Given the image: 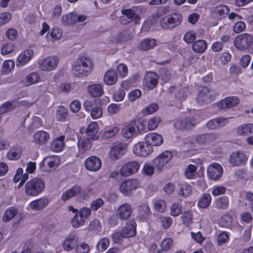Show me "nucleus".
I'll list each match as a JSON object with an SVG mask.
<instances>
[{
	"label": "nucleus",
	"instance_id": "e2e57ef3",
	"mask_svg": "<svg viewBox=\"0 0 253 253\" xmlns=\"http://www.w3.org/2000/svg\"><path fill=\"white\" fill-rule=\"evenodd\" d=\"M232 218L229 215H224L220 219V224L225 227H229L231 225Z\"/></svg>",
	"mask_w": 253,
	"mask_h": 253
},
{
	"label": "nucleus",
	"instance_id": "b1692460",
	"mask_svg": "<svg viewBox=\"0 0 253 253\" xmlns=\"http://www.w3.org/2000/svg\"><path fill=\"white\" fill-rule=\"evenodd\" d=\"M138 131V127L135 125V122H132L122 129V134L124 137L129 139L134 135Z\"/></svg>",
	"mask_w": 253,
	"mask_h": 253
},
{
	"label": "nucleus",
	"instance_id": "9d476101",
	"mask_svg": "<svg viewBox=\"0 0 253 253\" xmlns=\"http://www.w3.org/2000/svg\"><path fill=\"white\" fill-rule=\"evenodd\" d=\"M215 96L213 90L205 87L198 92L196 99L199 104L203 105L211 103L214 99Z\"/></svg>",
	"mask_w": 253,
	"mask_h": 253
},
{
	"label": "nucleus",
	"instance_id": "c756f323",
	"mask_svg": "<svg viewBox=\"0 0 253 253\" xmlns=\"http://www.w3.org/2000/svg\"><path fill=\"white\" fill-rule=\"evenodd\" d=\"M41 82V77L38 73L32 72L29 74L23 80V83L26 86H30Z\"/></svg>",
	"mask_w": 253,
	"mask_h": 253
},
{
	"label": "nucleus",
	"instance_id": "864d4df0",
	"mask_svg": "<svg viewBox=\"0 0 253 253\" xmlns=\"http://www.w3.org/2000/svg\"><path fill=\"white\" fill-rule=\"evenodd\" d=\"M161 121V118L159 116H155L150 119L148 122V129L152 130L156 128Z\"/></svg>",
	"mask_w": 253,
	"mask_h": 253
},
{
	"label": "nucleus",
	"instance_id": "72a5a7b5",
	"mask_svg": "<svg viewBox=\"0 0 253 253\" xmlns=\"http://www.w3.org/2000/svg\"><path fill=\"white\" fill-rule=\"evenodd\" d=\"M138 216L142 220H146L149 218L151 214V211L149 206L146 204H142L137 207Z\"/></svg>",
	"mask_w": 253,
	"mask_h": 253
},
{
	"label": "nucleus",
	"instance_id": "052dcab7",
	"mask_svg": "<svg viewBox=\"0 0 253 253\" xmlns=\"http://www.w3.org/2000/svg\"><path fill=\"white\" fill-rule=\"evenodd\" d=\"M182 212L181 207L178 203H173L170 207V215L173 216L179 215Z\"/></svg>",
	"mask_w": 253,
	"mask_h": 253
},
{
	"label": "nucleus",
	"instance_id": "dca6fc26",
	"mask_svg": "<svg viewBox=\"0 0 253 253\" xmlns=\"http://www.w3.org/2000/svg\"><path fill=\"white\" fill-rule=\"evenodd\" d=\"M49 204V200L45 197H43L31 201L27 207L28 210L33 211H41L43 210Z\"/></svg>",
	"mask_w": 253,
	"mask_h": 253
},
{
	"label": "nucleus",
	"instance_id": "8fccbe9b",
	"mask_svg": "<svg viewBox=\"0 0 253 253\" xmlns=\"http://www.w3.org/2000/svg\"><path fill=\"white\" fill-rule=\"evenodd\" d=\"M15 66L14 62L12 60L5 61L2 65V73L3 74H7L10 72Z\"/></svg>",
	"mask_w": 253,
	"mask_h": 253
},
{
	"label": "nucleus",
	"instance_id": "0e129e2a",
	"mask_svg": "<svg viewBox=\"0 0 253 253\" xmlns=\"http://www.w3.org/2000/svg\"><path fill=\"white\" fill-rule=\"evenodd\" d=\"M196 167L193 165H189L186 169L185 175L189 179L192 178L195 175Z\"/></svg>",
	"mask_w": 253,
	"mask_h": 253
},
{
	"label": "nucleus",
	"instance_id": "ddd939ff",
	"mask_svg": "<svg viewBox=\"0 0 253 253\" xmlns=\"http://www.w3.org/2000/svg\"><path fill=\"white\" fill-rule=\"evenodd\" d=\"M126 151V144L121 142L114 143L112 146V161L119 160L125 154Z\"/></svg>",
	"mask_w": 253,
	"mask_h": 253
},
{
	"label": "nucleus",
	"instance_id": "cd10ccee",
	"mask_svg": "<svg viewBox=\"0 0 253 253\" xmlns=\"http://www.w3.org/2000/svg\"><path fill=\"white\" fill-rule=\"evenodd\" d=\"M78 239L74 234H69L64 240L63 247L66 251L72 250L78 243Z\"/></svg>",
	"mask_w": 253,
	"mask_h": 253
},
{
	"label": "nucleus",
	"instance_id": "5701e85b",
	"mask_svg": "<svg viewBox=\"0 0 253 253\" xmlns=\"http://www.w3.org/2000/svg\"><path fill=\"white\" fill-rule=\"evenodd\" d=\"M132 212L130 205L124 204L120 206L116 211L117 216L122 220H126L131 215Z\"/></svg>",
	"mask_w": 253,
	"mask_h": 253
},
{
	"label": "nucleus",
	"instance_id": "f8f14e48",
	"mask_svg": "<svg viewBox=\"0 0 253 253\" xmlns=\"http://www.w3.org/2000/svg\"><path fill=\"white\" fill-rule=\"evenodd\" d=\"M138 183L135 179H128L122 182L119 187L120 192L125 196H130L138 187Z\"/></svg>",
	"mask_w": 253,
	"mask_h": 253
},
{
	"label": "nucleus",
	"instance_id": "c9c22d12",
	"mask_svg": "<svg viewBox=\"0 0 253 253\" xmlns=\"http://www.w3.org/2000/svg\"><path fill=\"white\" fill-rule=\"evenodd\" d=\"M127 73L128 69L126 66L124 64H120L117 68V73L114 76H112V84L117 81V75L124 77L127 74Z\"/></svg>",
	"mask_w": 253,
	"mask_h": 253
},
{
	"label": "nucleus",
	"instance_id": "3c124183",
	"mask_svg": "<svg viewBox=\"0 0 253 253\" xmlns=\"http://www.w3.org/2000/svg\"><path fill=\"white\" fill-rule=\"evenodd\" d=\"M216 207L218 209H226L228 206V199L227 197H220L215 202Z\"/></svg>",
	"mask_w": 253,
	"mask_h": 253
},
{
	"label": "nucleus",
	"instance_id": "20e7f679",
	"mask_svg": "<svg viewBox=\"0 0 253 253\" xmlns=\"http://www.w3.org/2000/svg\"><path fill=\"white\" fill-rule=\"evenodd\" d=\"M90 189L83 190L81 187L75 185L63 193L61 197V200L65 202L73 197L78 196L81 199H86L90 196Z\"/></svg>",
	"mask_w": 253,
	"mask_h": 253
},
{
	"label": "nucleus",
	"instance_id": "f704fd0d",
	"mask_svg": "<svg viewBox=\"0 0 253 253\" xmlns=\"http://www.w3.org/2000/svg\"><path fill=\"white\" fill-rule=\"evenodd\" d=\"M87 89L89 94L93 97H99L103 93V87L99 84L89 85Z\"/></svg>",
	"mask_w": 253,
	"mask_h": 253
},
{
	"label": "nucleus",
	"instance_id": "a878e982",
	"mask_svg": "<svg viewBox=\"0 0 253 253\" xmlns=\"http://www.w3.org/2000/svg\"><path fill=\"white\" fill-rule=\"evenodd\" d=\"M228 119L217 118L209 121L207 123V127L210 129H215L225 126L228 123Z\"/></svg>",
	"mask_w": 253,
	"mask_h": 253
},
{
	"label": "nucleus",
	"instance_id": "7ed1b4c3",
	"mask_svg": "<svg viewBox=\"0 0 253 253\" xmlns=\"http://www.w3.org/2000/svg\"><path fill=\"white\" fill-rule=\"evenodd\" d=\"M183 16L179 13H173L163 17L160 21V25L164 30H171L181 25Z\"/></svg>",
	"mask_w": 253,
	"mask_h": 253
},
{
	"label": "nucleus",
	"instance_id": "338daca9",
	"mask_svg": "<svg viewBox=\"0 0 253 253\" xmlns=\"http://www.w3.org/2000/svg\"><path fill=\"white\" fill-rule=\"evenodd\" d=\"M102 115V109L99 107H94L90 112V116L93 119H97Z\"/></svg>",
	"mask_w": 253,
	"mask_h": 253
},
{
	"label": "nucleus",
	"instance_id": "423d86ee",
	"mask_svg": "<svg viewBox=\"0 0 253 253\" xmlns=\"http://www.w3.org/2000/svg\"><path fill=\"white\" fill-rule=\"evenodd\" d=\"M141 8L140 6H137L129 9H122V13L123 15L120 19L121 24L126 25L132 21H134L136 24L138 23L140 17L137 12Z\"/></svg>",
	"mask_w": 253,
	"mask_h": 253
},
{
	"label": "nucleus",
	"instance_id": "aec40b11",
	"mask_svg": "<svg viewBox=\"0 0 253 253\" xmlns=\"http://www.w3.org/2000/svg\"><path fill=\"white\" fill-rule=\"evenodd\" d=\"M101 160L95 156H91L87 158L84 163V166L86 169L90 171H97L101 167Z\"/></svg>",
	"mask_w": 253,
	"mask_h": 253
},
{
	"label": "nucleus",
	"instance_id": "09e8293b",
	"mask_svg": "<svg viewBox=\"0 0 253 253\" xmlns=\"http://www.w3.org/2000/svg\"><path fill=\"white\" fill-rule=\"evenodd\" d=\"M79 150L82 153L88 151L90 147L87 139H79L78 142Z\"/></svg>",
	"mask_w": 253,
	"mask_h": 253
},
{
	"label": "nucleus",
	"instance_id": "6ab92c4d",
	"mask_svg": "<svg viewBox=\"0 0 253 253\" xmlns=\"http://www.w3.org/2000/svg\"><path fill=\"white\" fill-rule=\"evenodd\" d=\"M222 172L221 166L217 163L210 165L207 169L208 177L213 180H218L221 177Z\"/></svg>",
	"mask_w": 253,
	"mask_h": 253
},
{
	"label": "nucleus",
	"instance_id": "f3484780",
	"mask_svg": "<svg viewBox=\"0 0 253 253\" xmlns=\"http://www.w3.org/2000/svg\"><path fill=\"white\" fill-rule=\"evenodd\" d=\"M248 159L244 152L237 151L232 153L230 156V163L233 166H240L244 165Z\"/></svg>",
	"mask_w": 253,
	"mask_h": 253
},
{
	"label": "nucleus",
	"instance_id": "603ef678",
	"mask_svg": "<svg viewBox=\"0 0 253 253\" xmlns=\"http://www.w3.org/2000/svg\"><path fill=\"white\" fill-rule=\"evenodd\" d=\"M85 221L82 218L80 214L77 212L71 220L72 225L74 228H78L80 226H83L84 224Z\"/></svg>",
	"mask_w": 253,
	"mask_h": 253
},
{
	"label": "nucleus",
	"instance_id": "ea45409f",
	"mask_svg": "<svg viewBox=\"0 0 253 253\" xmlns=\"http://www.w3.org/2000/svg\"><path fill=\"white\" fill-rule=\"evenodd\" d=\"M192 47L195 52L202 53L207 49V43L204 40H198L193 43Z\"/></svg>",
	"mask_w": 253,
	"mask_h": 253
},
{
	"label": "nucleus",
	"instance_id": "2f4dec72",
	"mask_svg": "<svg viewBox=\"0 0 253 253\" xmlns=\"http://www.w3.org/2000/svg\"><path fill=\"white\" fill-rule=\"evenodd\" d=\"M237 134L240 136H247L253 133V124H245L236 128Z\"/></svg>",
	"mask_w": 253,
	"mask_h": 253
},
{
	"label": "nucleus",
	"instance_id": "e433bc0d",
	"mask_svg": "<svg viewBox=\"0 0 253 253\" xmlns=\"http://www.w3.org/2000/svg\"><path fill=\"white\" fill-rule=\"evenodd\" d=\"M215 138L214 135L212 133H205L198 135L196 138V141L200 144H207Z\"/></svg>",
	"mask_w": 253,
	"mask_h": 253
},
{
	"label": "nucleus",
	"instance_id": "a18cd8bd",
	"mask_svg": "<svg viewBox=\"0 0 253 253\" xmlns=\"http://www.w3.org/2000/svg\"><path fill=\"white\" fill-rule=\"evenodd\" d=\"M68 116L67 110L62 106H59L56 112V118L59 121H65Z\"/></svg>",
	"mask_w": 253,
	"mask_h": 253
},
{
	"label": "nucleus",
	"instance_id": "de8ad7c7",
	"mask_svg": "<svg viewBox=\"0 0 253 253\" xmlns=\"http://www.w3.org/2000/svg\"><path fill=\"white\" fill-rule=\"evenodd\" d=\"M211 202V197L210 195L205 194L199 201L198 205L201 208H206L210 205Z\"/></svg>",
	"mask_w": 253,
	"mask_h": 253
},
{
	"label": "nucleus",
	"instance_id": "58836bf2",
	"mask_svg": "<svg viewBox=\"0 0 253 253\" xmlns=\"http://www.w3.org/2000/svg\"><path fill=\"white\" fill-rule=\"evenodd\" d=\"M17 210L14 207H10L3 213L2 220L4 222H9L17 214Z\"/></svg>",
	"mask_w": 253,
	"mask_h": 253
},
{
	"label": "nucleus",
	"instance_id": "4be33fe9",
	"mask_svg": "<svg viewBox=\"0 0 253 253\" xmlns=\"http://www.w3.org/2000/svg\"><path fill=\"white\" fill-rule=\"evenodd\" d=\"M239 103V99L235 96L226 97L217 103V107L220 109L230 108L237 106Z\"/></svg>",
	"mask_w": 253,
	"mask_h": 253
},
{
	"label": "nucleus",
	"instance_id": "393cba45",
	"mask_svg": "<svg viewBox=\"0 0 253 253\" xmlns=\"http://www.w3.org/2000/svg\"><path fill=\"white\" fill-rule=\"evenodd\" d=\"M145 139L147 143L151 147L160 145L163 142L162 136L156 133H150L147 134Z\"/></svg>",
	"mask_w": 253,
	"mask_h": 253
},
{
	"label": "nucleus",
	"instance_id": "5fc2aeb1",
	"mask_svg": "<svg viewBox=\"0 0 253 253\" xmlns=\"http://www.w3.org/2000/svg\"><path fill=\"white\" fill-rule=\"evenodd\" d=\"M154 207L157 211L162 212L166 210V203L161 199L157 200L154 202Z\"/></svg>",
	"mask_w": 253,
	"mask_h": 253
},
{
	"label": "nucleus",
	"instance_id": "9b49d317",
	"mask_svg": "<svg viewBox=\"0 0 253 253\" xmlns=\"http://www.w3.org/2000/svg\"><path fill=\"white\" fill-rule=\"evenodd\" d=\"M140 164L138 162L132 161L125 164L120 169L121 175L129 176L137 172L139 169Z\"/></svg>",
	"mask_w": 253,
	"mask_h": 253
},
{
	"label": "nucleus",
	"instance_id": "473e14b6",
	"mask_svg": "<svg viewBox=\"0 0 253 253\" xmlns=\"http://www.w3.org/2000/svg\"><path fill=\"white\" fill-rule=\"evenodd\" d=\"M65 136L62 135L53 140L51 144V149L55 152L61 151L64 147Z\"/></svg>",
	"mask_w": 253,
	"mask_h": 253
},
{
	"label": "nucleus",
	"instance_id": "79ce46f5",
	"mask_svg": "<svg viewBox=\"0 0 253 253\" xmlns=\"http://www.w3.org/2000/svg\"><path fill=\"white\" fill-rule=\"evenodd\" d=\"M229 12V8L225 5H218L215 8V12L219 19H222L226 17Z\"/></svg>",
	"mask_w": 253,
	"mask_h": 253
},
{
	"label": "nucleus",
	"instance_id": "4c0bfd02",
	"mask_svg": "<svg viewBox=\"0 0 253 253\" xmlns=\"http://www.w3.org/2000/svg\"><path fill=\"white\" fill-rule=\"evenodd\" d=\"M131 33L128 30H124L119 33L114 39L113 42L116 43L128 41L131 39Z\"/></svg>",
	"mask_w": 253,
	"mask_h": 253
},
{
	"label": "nucleus",
	"instance_id": "37998d69",
	"mask_svg": "<svg viewBox=\"0 0 253 253\" xmlns=\"http://www.w3.org/2000/svg\"><path fill=\"white\" fill-rule=\"evenodd\" d=\"M188 88L183 86L176 89L175 98L179 100H184L188 96Z\"/></svg>",
	"mask_w": 253,
	"mask_h": 253
},
{
	"label": "nucleus",
	"instance_id": "69168bd1",
	"mask_svg": "<svg viewBox=\"0 0 253 253\" xmlns=\"http://www.w3.org/2000/svg\"><path fill=\"white\" fill-rule=\"evenodd\" d=\"M76 250L77 253H88L90 248L87 244L82 243L77 246Z\"/></svg>",
	"mask_w": 253,
	"mask_h": 253
},
{
	"label": "nucleus",
	"instance_id": "0eeeda50",
	"mask_svg": "<svg viewBox=\"0 0 253 253\" xmlns=\"http://www.w3.org/2000/svg\"><path fill=\"white\" fill-rule=\"evenodd\" d=\"M172 158V153L166 151L156 157L152 161V164L158 171L161 172L164 169L167 168L168 163Z\"/></svg>",
	"mask_w": 253,
	"mask_h": 253
},
{
	"label": "nucleus",
	"instance_id": "a211bd4d",
	"mask_svg": "<svg viewBox=\"0 0 253 253\" xmlns=\"http://www.w3.org/2000/svg\"><path fill=\"white\" fill-rule=\"evenodd\" d=\"M197 122L194 118H185L183 119L177 120L175 122L173 125L175 128L179 130L190 128L194 127Z\"/></svg>",
	"mask_w": 253,
	"mask_h": 253
},
{
	"label": "nucleus",
	"instance_id": "39448f33",
	"mask_svg": "<svg viewBox=\"0 0 253 253\" xmlns=\"http://www.w3.org/2000/svg\"><path fill=\"white\" fill-rule=\"evenodd\" d=\"M234 45L239 50L244 51L250 48L253 45V35L243 33L236 36Z\"/></svg>",
	"mask_w": 253,
	"mask_h": 253
},
{
	"label": "nucleus",
	"instance_id": "c03bdc74",
	"mask_svg": "<svg viewBox=\"0 0 253 253\" xmlns=\"http://www.w3.org/2000/svg\"><path fill=\"white\" fill-rule=\"evenodd\" d=\"M76 14L70 13L63 15L61 21L65 25H72L76 23Z\"/></svg>",
	"mask_w": 253,
	"mask_h": 253
},
{
	"label": "nucleus",
	"instance_id": "774afa93",
	"mask_svg": "<svg viewBox=\"0 0 253 253\" xmlns=\"http://www.w3.org/2000/svg\"><path fill=\"white\" fill-rule=\"evenodd\" d=\"M184 40L188 43H191L196 39L195 33L193 31L187 32L184 36Z\"/></svg>",
	"mask_w": 253,
	"mask_h": 253
},
{
	"label": "nucleus",
	"instance_id": "49530a36",
	"mask_svg": "<svg viewBox=\"0 0 253 253\" xmlns=\"http://www.w3.org/2000/svg\"><path fill=\"white\" fill-rule=\"evenodd\" d=\"M192 189L190 185L183 184L180 185L178 194L184 197H187L192 194Z\"/></svg>",
	"mask_w": 253,
	"mask_h": 253
},
{
	"label": "nucleus",
	"instance_id": "4d7b16f0",
	"mask_svg": "<svg viewBox=\"0 0 253 253\" xmlns=\"http://www.w3.org/2000/svg\"><path fill=\"white\" fill-rule=\"evenodd\" d=\"M182 223L188 225L192 222V213L191 211H185L181 215Z\"/></svg>",
	"mask_w": 253,
	"mask_h": 253
},
{
	"label": "nucleus",
	"instance_id": "6e6d98bb",
	"mask_svg": "<svg viewBox=\"0 0 253 253\" xmlns=\"http://www.w3.org/2000/svg\"><path fill=\"white\" fill-rule=\"evenodd\" d=\"M20 157V153L19 149L12 148L7 153V157L10 160H16Z\"/></svg>",
	"mask_w": 253,
	"mask_h": 253
},
{
	"label": "nucleus",
	"instance_id": "a19ab883",
	"mask_svg": "<svg viewBox=\"0 0 253 253\" xmlns=\"http://www.w3.org/2000/svg\"><path fill=\"white\" fill-rule=\"evenodd\" d=\"M98 131V124L96 122H92L87 126L86 134L90 138L95 139L96 134Z\"/></svg>",
	"mask_w": 253,
	"mask_h": 253
},
{
	"label": "nucleus",
	"instance_id": "7c9ffc66",
	"mask_svg": "<svg viewBox=\"0 0 253 253\" xmlns=\"http://www.w3.org/2000/svg\"><path fill=\"white\" fill-rule=\"evenodd\" d=\"M156 45V40L153 38H147L142 41L138 46L140 50L146 51L153 48Z\"/></svg>",
	"mask_w": 253,
	"mask_h": 253
},
{
	"label": "nucleus",
	"instance_id": "2eb2a0df",
	"mask_svg": "<svg viewBox=\"0 0 253 253\" xmlns=\"http://www.w3.org/2000/svg\"><path fill=\"white\" fill-rule=\"evenodd\" d=\"M133 152L136 155L140 157H146L153 152V147L147 142H138L133 147Z\"/></svg>",
	"mask_w": 253,
	"mask_h": 253
},
{
	"label": "nucleus",
	"instance_id": "412c9836",
	"mask_svg": "<svg viewBox=\"0 0 253 253\" xmlns=\"http://www.w3.org/2000/svg\"><path fill=\"white\" fill-rule=\"evenodd\" d=\"M34 55L33 50L29 49L24 50L18 56L16 64L17 66H23L31 60Z\"/></svg>",
	"mask_w": 253,
	"mask_h": 253
},
{
	"label": "nucleus",
	"instance_id": "680f3d73",
	"mask_svg": "<svg viewBox=\"0 0 253 253\" xmlns=\"http://www.w3.org/2000/svg\"><path fill=\"white\" fill-rule=\"evenodd\" d=\"M162 79L165 82H168L171 76V71L167 68H162L160 71Z\"/></svg>",
	"mask_w": 253,
	"mask_h": 253
},
{
	"label": "nucleus",
	"instance_id": "bf43d9fd",
	"mask_svg": "<svg viewBox=\"0 0 253 253\" xmlns=\"http://www.w3.org/2000/svg\"><path fill=\"white\" fill-rule=\"evenodd\" d=\"M159 108L158 105L156 103H152L143 110L144 115H148L155 113Z\"/></svg>",
	"mask_w": 253,
	"mask_h": 253
},
{
	"label": "nucleus",
	"instance_id": "13d9d810",
	"mask_svg": "<svg viewBox=\"0 0 253 253\" xmlns=\"http://www.w3.org/2000/svg\"><path fill=\"white\" fill-rule=\"evenodd\" d=\"M14 49V44L11 43H7L1 47V53L3 55H7L12 52Z\"/></svg>",
	"mask_w": 253,
	"mask_h": 253
},
{
	"label": "nucleus",
	"instance_id": "bb28decb",
	"mask_svg": "<svg viewBox=\"0 0 253 253\" xmlns=\"http://www.w3.org/2000/svg\"><path fill=\"white\" fill-rule=\"evenodd\" d=\"M49 139V134L43 130L36 132L33 136V141L37 144L42 145L45 144Z\"/></svg>",
	"mask_w": 253,
	"mask_h": 253
},
{
	"label": "nucleus",
	"instance_id": "4468645a",
	"mask_svg": "<svg viewBox=\"0 0 253 253\" xmlns=\"http://www.w3.org/2000/svg\"><path fill=\"white\" fill-rule=\"evenodd\" d=\"M159 78V76L155 72H148L143 80L144 87L148 90L154 89L158 84Z\"/></svg>",
	"mask_w": 253,
	"mask_h": 253
},
{
	"label": "nucleus",
	"instance_id": "1a4fd4ad",
	"mask_svg": "<svg viewBox=\"0 0 253 253\" xmlns=\"http://www.w3.org/2000/svg\"><path fill=\"white\" fill-rule=\"evenodd\" d=\"M60 163V158L57 155L48 156L44 158L40 164V168L43 171H48L55 169Z\"/></svg>",
	"mask_w": 253,
	"mask_h": 253
},
{
	"label": "nucleus",
	"instance_id": "6e6552de",
	"mask_svg": "<svg viewBox=\"0 0 253 253\" xmlns=\"http://www.w3.org/2000/svg\"><path fill=\"white\" fill-rule=\"evenodd\" d=\"M59 58L55 56H49L39 60V68L42 71L50 72L56 69Z\"/></svg>",
	"mask_w": 253,
	"mask_h": 253
},
{
	"label": "nucleus",
	"instance_id": "f03ea898",
	"mask_svg": "<svg viewBox=\"0 0 253 253\" xmlns=\"http://www.w3.org/2000/svg\"><path fill=\"white\" fill-rule=\"evenodd\" d=\"M45 188V182L41 178H34L29 180L25 184V194L29 196L36 197L40 194Z\"/></svg>",
	"mask_w": 253,
	"mask_h": 253
},
{
	"label": "nucleus",
	"instance_id": "c85d7f7f",
	"mask_svg": "<svg viewBox=\"0 0 253 253\" xmlns=\"http://www.w3.org/2000/svg\"><path fill=\"white\" fill-rule=\"evenodd\" d=\"M136 224L133 220H130L126 223V226L123 229L124 236L126 238L133 237L136 234Z\"/></svg>",
	"mask_w": 253,
	"mask_h": 253
},
{
	"label": "nucleus",
	"instance_id": "f257e3e1",
	"mask_svg": "<svg viewBox=\"0 0 253 253\" xmlns=\"http://www.w3.org/2000/svg\"><path fill=\"white\" fill-rule=\"evenodd\" d=\"M93 68V63L92 59L85 56L79 57L72 66L74 76L79 78L88 76Z\"/></svg>",
	"mask_w": 253,
	"mask_h": 253
}]
</instances>
